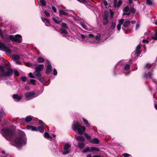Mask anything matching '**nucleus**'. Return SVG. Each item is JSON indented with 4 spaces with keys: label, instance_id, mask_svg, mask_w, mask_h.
Segmentation results:
<instances>
[{
    "label": "nucleus",
    "instance_id": "obj_1",
    "mask_svg": "<svg viewBox=\"0 0 157 157\" xmlns=\"http://www.w3.org/2000/svg\"><path fill=\"white\" fill-rule=\"evenodd\" d=\"M27 138L25 134L22 131H19L17 136H15L14 141L13 142V145L17 147L22 146L26 144Z\"/></svg>",
    "mask_w": 157,
    "mask_h": 157
},
{
    "label": "nucleus",
    "instance_id": "obj_2",
    "mask_svg": "<svg viewBox=\"0 0 157 157\" xmlns=\"http://www.w3.org/2000/svg\"><path fill=\"white\" fill-rule=\"evenodd\" d=\"M17 76L20 75V73L17 69L13 70L11 68L9 67L6 71H5L4 67L3 66L0 65V78H2L3 77H10L13 74Z\"/></svg>",
    "mask_w": 157,
    "mask_h": 157
},
{
    "label": "nucleus",
    "instance_id": "obj_3",
    "mask_svg": "<svg viewBox=\"0 0 157 157\" xmlns=\"http://www.w3.org/2000/svg\"><path fill=\"white\" fill-rule=\"evenodd\" d=\"M3 132V136L9 141H11L13 139L15 135V132L11 129L4 128L2 129Z\"/></svg>",
    "mask_w": 157,
    "mask_h": 157
},
{
    "label": "nucleus",
    "instance_id": "obj_4",
    "mask_svg": "<svg viewBox=\"0 0 157 157\" xmlns=\"http://www.w3.org/2000/svg\"><path fill=\"white\" fill-rule=\"evenodd\" d=\"M73 127L74 129L75 130H77L78 133L81 135H83L86 130L85 127L81 125L78 122L73 124Z\"/></svg>",
    "mask_w": 157,
    "mask_h": 157
},
{
    "label": "nucleus",
    "instance_id": "obj_5",
    "mask_svg": "<svg viewBox=\"0 0 157 157\" xmlns=\"http://www.w3.org/2000/svg\"><path fill=\"white\" fill-rule=\"evenodd\" d=\"M9 38L10 40L13 42H17L19 43H21L22 42V36L20 34L16 35L14 36L10 35Z\"/></svg>",
    "mask_w": 157,
    "mask_h": 157
},
{
    "label": "nucleus",
    "instance_id": "obj_6",
    "mask_svg": "<svg viewBox=\"0 0 157 157\" xmlns=\"http://www.w3.org/2000/svg\"><path fill=\"white\" fill-rule=\"evenodd\" d=\"M0 50L5 51L7 54L10 55L11 53V51L9 47L1 43H0Z\"/></svg>",
    "mask_w": 157,
    "mask_h": 157
},
{
    "label": "nucleus",
    "instance_id": "obj_7",
    "mask_svg": "<svg viewBox=\"0 0 157 157\" xmlns=\"http://www.w3.org/2000/svg\"><path fill=\"white\" fill-rule=\"evenodd\" d=\"M47 62L48 65L47 66V69L45 73L47 75H49L52 71V67L51 63L49 61L47 60Z\"/></svg>",
    "mask_w": 157,
    "mask_h": 157
},
{
    "label": "nucleus",
    "instance_id": "obj_8",
    "mask_svg": "<svg viewBox=\"0 0 157 157\" xmlns=\"http://www.w3.org/2000/svg\"><path fill=\"white\" fill-rule=\"evenodd\" d=\"M35 94V92L33 91L27 92L25 94V98L26 99H31L33 97Z\"/></svg>",
    "mask_w": 157,
    "mask_h": 157
},
{
    "label": "nucleus",
    "instance_id": "obj_9",
    "mask_svg": "<svg viewBox=\"0 0 157 157\" xmlns=\"http://www.w3.org/2000/svg\"><path fill=\"white\" fill-rule=\"evenodd\" d=\"M71 147V145L68 144H65L64 147V151L63 152V155H67L70 152V150L69 148Z\"/></svg>",
    "mask_w": 157,
    "mask_h": 157
},
{
    "label": "nucleus",
    "instance_id": "obj_10",
    "mask_svg": "<svg viewBox=\"0 0 157 157\" xmlns=\"http://www.w3.org/2000/svg\"><path fill=\"white\" fill-rule=\"evenodd\" d=\"M44 64L38 65L36 67H35V70L36 71H39L41 72L44 68Z\"/></svg>",
    "mask_w": 157,
    "mask_h": 157
},
{
    "label": "nucleus",
    "instance_id": "obj_11",
    "mask_svg": "<svg viewBox=\"0 0 157 157\" xmlns=\"http://www.w3.org/2000/svg\"><path fill=\"white\" fill-rule=\"evenodd\" d=\"M42 21L47 26H49L51 25V23L50 20L46 18H44L43 17H41Z\"/></svg>",
    "mask_w": 157,
    "mask_h": 157
},
{
    "label": "nucleus",
    "instance_id": "obj_12",
    "mask_svg": "<svg viewBox=\"0 0 157 157\" xmlns=\"http://www.w3.org/2000/svg\"><path fill=\"white\" fill-rule=\"evenodd\" d=\"M27 128L29 130H30L32 131H37V128L35 127L30 125H28L26 126Z\"/></svg>",
    "mask_w": 157,
    "mask_h": 157
},
{
    "label": "nucleus",
    "instance_id": "obj_13",
    "mask_svg": "<svg viewBox=\"0 0 157 157\" xmlns=\"http://www.w3.org/2000/svg\"><path fill=\"white\" fill-rule=\"evenodd\" d=\"M75 139L77 141L80 142H85V141L84 138L83 136H76Z\"/></svg>",
    "mask_w": 157,
    "mask_h": 157
},
{
    "label": "nucleus",
    "instance_id": "obj_14",
    "mask_svg": "<svg viewBox=\"0 0 157 157\" xmlns=\"http://www.w3.org/2000/svg\"><path fill=\"white\" fill-rule=\"evenodd\" d=\"M90 142L92 143L98 144L100 143V141L98 138H94L92 140H90Z\"/></svg>",
    "mask_w": 157,
    "mask_h": 157
},
{
    "label": "nucleus",
    "instance_id": "obj_15",
    "mask_svg": "<svg viewBox=\"0 0 157 157\" xmlns=\"http://www.w3.org/2000/svg\"><path fill=\"white\" fill-rule=\"evenodd\" d=\"M33 74L35 76L37 77L36 78H38L41 77L42 76V74L41 73V72L38 71H36L35 70Z\"/></svg>",
    "mask_w": 157,
    "mask_h": 157
},
{
    "label": "nucleus",
    "instance_id": "obj_16",
    "mask_svg": "<svg viewBox=\"0 0 157 157\" xmlns=\"http://www.w3.org/2000/svg\"><path fill=\"white\" fill-rule=\"evenodd\" d=\"M32 118L30 116H27L25 119L24 118H22L21 120L25 121L26 122H29L32 120Z\"/></svg>",
    "mask_w": 157,
    "mask_h": 157
},
{
    "label": "nucleus",
    "instance_id": "obj_17",
    "mask_svg": "<svg viewBox=\"0 0 157 157\" xmlns=\"http://www.w3.org/2000/svg\"><path fill=\"white\" fill-rule=\"evenodd\" d=\"M13 98L14 99H17V101H20L21 100L22 97L21 96H19L17 94H13Z\"/></svg>",
    "mask_w": 157,
    "mask_h": 157
},
{
    "label": "nucleus",
    "instance_id": "obj_18",
    "mask_svg": "<svg viewBox=\"0 0 157 157\" xmlns=\"http://www.w3.org/2000/svg\"><path fill=\"white\" fill-rule=\"evenodd\" d=\"M59 15L60 16L62 15H66L67 16L69 17V14L65 12L63 10H60L59 11Z\"/></svg>",
    "mask_w": 157,
    "mask_h": 157
},
{
    "label": "nucleus",
    "instance_id": "obj_19",
    "mask_svg": "<svg viewBox=\"0 0 157 157\" xmlns=\"http://www.w3.org/2000/svg\"><path fill=\"white\" fill-rule=\"evenodd\" d=\"M116 25V23L114 21H112L111 23V24L109 26V29L110 30H113L115 28Z\"/></svg>",
    "mask_w": 157,
    "mask_h": 157
},
{
    "label": "nucleus",
    "instance_id": "obj_20",
    "mask_svg": "<svg viewBox=\"0 0 157 157\" xmlns=\"http://www.w3.org/2000/svg\"><path fill=\"white\" fill-rule=\"evenodd\" d=\"M84 142H79L78 144V146L80 149L83 148L85 146Z\"/></svg>",
    "mask_w": 157,
    "mask_h": 157
},
{
    "label": "nucleus",
    "instance_id": "obj_21",
    "mask_svg": "<svg viewBox=\"0 0 157 157\" xmlns=\"http://www.w3.org/2000/svg\"><path fill=\"white\" fill-rule=\"evenodd\" d=\"M130 24V21H124L123 24V26L124 27H127L129 26Z\"/></svg>",
    "mask_w": 157,
    "mask_h": 157
},
{
    "label": "nucleus",
    "instance_id": "obj_22",
    "mask_svg": "<svg viewBox=\"0 0 157 157\" xmlns=\"http://www.w3.org/2000/svg\"><path fill=\"white\" fill-rule=\"evenodd\" d=\"M38 131H39L40 132L42 133L44 132V124L42 125L41 126H39L38 128Z\"/></svg>",
    "mask_w": 157,
    "mask_h": 157
},
{
    "label": "nucleus",
    "instance_id": "obj_23",
    "mask_svg": "<svg viewBox=\"0 0 157 157\" xmlns=\"http://www.w3.org/2000/svg\"><path fill=\"white\" fill-rule=\"evenodd\" d=\"M66 29L63 28L61 29L59 31V32L61 34H67L68 33L67 31L66 30Z\"/></svg>",
    "mask_w": 157,
    "mask_h": 157
},
{
    "label": "nucleus",
    "instance_id": "obj_24",
    "mask_svg": "<svg viewBox=\"0 0 157 157\" xmlns=\"http://www.w3.org/2000/svg\"><path fill=\"white\" fill-rule=\"evenodd\" d=\"M9 37L10 35L9 36L7 35H5L3 37L2 39L4 41L6 42H9L10 40V39L9 38Z\"/></svg>",
    "mask_w": 157,
    "mask_h": 157
},
{
    "label": "nucleus",
    "instance_id": "obj_25",
    "mask_svg": "<svg viewBox=\"0 0 157 157\" xmlns=\"http://www.w3.org/2000/svg\"><path fill=\"white\" fill-rule=\"evenodd\" d=\"M90 150L91 152L94 151L99 152L100 151V150L98 148L93 147H90Z\"/></svg>",
    "mask_w": 157,
    "mask_h": 157
},
{
    "label": "nucleus",
    "instance_id": "obj_26",
    "mask_svg": "<svg viewBox=\"0 0 157 157\" xmlns=\"http://www.w3.org/2000/svg\"><path fill=\"white\" fill-rule=\"evenodd\" d=\"M82 119L87 127H89L90 126V125L89 124L88 121L87 120L84 118H82Z\"/></svg>",
    "mask_w": 157,
    "mask_h": 157
},
{
    "label": "nucleus",
    "instance_id": "obj_27",
    "mask_svg": "<svg viewBox=\"0 0 157 157\" xmlns=\"http://www.w3.org/2000/svg\"><path fill=\"white\" fill-rule=\"evenodd\" d=\"M61 26L62 28L64 29H69L67 24L63 22L61 24Z\"/></svg>",
    "mask_w": 157,
    "mask_h": 157
},
{
    "label": "nucleus",
    "instance_id": "obj_28",
    "mask_svg": "<svg viewBox=\"0 0 157 157\" xmlns=\"http://www.w3.org/2000/svg\"><path fill=\"white\" fill-rule=\"evenodd\" d=\"M45 137L49 139H52V137L50 135L49 133L47 132H45L44 133Z\"/></svg>",
    "mask_w": 157,
    "mask_h": 157
},
{
    "label": "nucleus",
    "instance_id": "obj_29",
    "mask_svg": "<svg viewBox=\"0 0 157 157\" xmlns=\"http://www.w3.org/2000/svg\"><path fill=\"white\" fill-rule=\"evenodd\" d=\"M12 58L14 60H17L20 59V57L17 55L14 54L12 56Z\"/></svg>",
    "mask_w": 157,
    "mask_h": 157
},
{
    "label": "nucleus",
    "instance_id": "obj_30",
    "mask_svg": "<svg viewBox=\"0 0 157 157\" xmlns=\"http://www.w3.org/2000/svg\"><path fill=\"white\" fill-rule=\"evenodd\" d=\"M54 144L53 145V148L54 150L57 149L58 148V144L56 143V140H54L53 141Z\"/></svg>",
    "mask_w": 157,
    "mask_h": 157
},
{
    "label": "nucleus",
    "instance_id": "obj_31",
    "mask_svg": "<svg viewBox=\"0 0 157 157\" xmlns=\"http://www.w3.org/2000/svg\"><path fill=\"white\" fill-rule=\"evenodd\" d=\"M37 61L39 63H42L44 61L45 59L42 57H40L37 58Z\"/></svg>",
    "mask_w": 157,
    "mask_h": 157
},
{
    "label": "nucleus",
    "instance_id": "obj_32",
    "mask_svg": "<svg viewBox=\"0 0 157 157\" xmlns=\"http://www.w3.org/2000/svg\"><path fill=\"white\" fill-rule=\"evenodd\" d=\"M104 16L103 18L104 19H108L109 16V13L108 11L105 10L104 12Z\"/></svg>",
    "mask_w": 157,
    "mask_h": 157
},
{
    "label": "nucleus",
    "instance_id": "obj_33",
    "mask_svg": "<svg viewBox=\"0 0 157 157\" xmlns=\"http://www.w3.org/2000/svg\"><path fill=\"white\" fill-rule=\"evenodd\" d=\"M109 23L108 19H103V24L104 25H106Z\"/></svg>",
    "mask_w": 157,
    "mask_h": 157
},
{
    "label": "nucleus",
    "instance_id": "obj_34",
    "mask_svg": "<svg viewBox=\"0 0 157 157\" xmlns=\"http://www.w3.org/2000/svg\"><path fill=\"white\" fill-rule=\"evenodd\" d=\"M1 118H2L5 116V113L2 108L0 109Z\"/></svg>",
    "mask_w": 157,
    "mask_h": 157
},
{
    "label": "nucleus",
    "instance_id": "obj_35",
    "mask_svg": "<svg viewBox=\"0 0 157 157\" xmlns=\"http://www.w3.org/2000/svg\"><path fill=\"white\" fill-rule=\"evenodd\" d=\"M52 20L56 23L58 24H60L61 22L60 21H59L54 17H52Z\"/></svg>",
    "mask_w": 157,
    "mask_h": 157
},
{
    "label": "nucleus",
    "instance_id": "obj_36",
    "mask_svg": "<svg viewBox=\"0 0 157 157\" xmlns=\"http://www.w3.org/2000/svg\"><path fill=\"white\" fill-rule=\"evenodd\" d=\"M90 147H86V148L85 149L82 150V152L83 153H85L88 151L91 152V150H90Z\"/></svg>",
    "mask_w": 157,
    "mask_h": 157
},
{
    "label": "nucleus",
    "instance_id": "obj_37",
    "mask_svg": "<svg viewBox=\"0 0 157 157\" xmlns=\"http://www.w3.org/2000/svg\"><path fill=\"white\" fill-rule=\"evenodd\" d=\"M141 51L140 50H135L134 51V54L136 55V56H139L140 54L141 53Z\"/></svg>",
    "mask_w": 157,
    "mask_h": 157
},
{
    "label": "nucleus",
    "instance_id": "obj_38",
    "mask_svg": "<svg viewBox=\"0 0 157 157\" xmlns=\"http://www.w3.org/2000/svg\"><path fill=\"white\" fill-rule=\"evenodd\" d=\"M152 38L154 40H157V30L155 32L154 36H152Z\"/></svg>",
    "mask_w": 157,
    "mask_h": 157
},
{
    "label": "nucleus",
    "instance_id": "obj_39",
    "mask_svg": "<svg viewBox=\"0 0 157 157\" xmlns=\"http://www.w3.org/2000/svg\"><path fill=\"white\" fill-rule=\"evenodd\" d=\"M39 78L38 79V80L40 82L43 83L45 82V80L44 77H41Z\"/></svg>",
    "mask_w": 157,
    "mask_h": 157
},
{
    "label": "nucleus",
    "instance_id": "obj_40",
    "mask_svg": "<svg viewBox=\"0 0 157 157\" xmlns=\"http://www.w3.org/2000/svg\"><path fill=\"white\" fill-rule=\"evenodd\" d=\"M129 11L131 13H135L136 12V10L133 7L131 8L130 9H129Z\"/></svg>",
    "mask_w": 157,
    "mask_h": 157
},
{
    "label": "nucleus",
    "instance_id": "obj_41",
    "mask_svg": "<svg viewBox=\"0 0 157 157\" xmlns=\"http://www.w3.org/2000/svg\"><path fill=\"white\" fill-rule=\"evenodd\" d=\"M122 3V1L121 0H120L118 1V3L117 4L116 7L119 8Z\"/></svg>",
    "mask_w": 157,
    "mask_h": 157
},
{
    "label": "nucleus",
    "instance_id": "obj_42",
    "mask_svg": "<svg viewBox=\"0 0 157 157\" xmlns=\"http://www.w3.org/2000/svg\"><path fill=\"white\" fill-rule=\"evenodd\" d=\"M130 66L129 64H126L124 67V69L125 70H127L129 69Z\"/></svg>",
    "mask_w": 157,
    "mask_h": 157
},
{
    "label": "nucleus",
    "instance_id": "obj_43",
    "mask_svg": "<svg viewBox=\"0 0 157 157\" xmlns=\"http://www.w3.org/2000/svg\"><path fill=\"white\" fill-rule=\"evenodd\" d=\"M40 2L42 6H45L46 5V3L44 0H40Z\"/></svg>",
    "mask_w": 157,
    "mask_h": 157
},
{
    "label": "nucleus",
    "instance_id": "obj_44",
    "mask_svg": "<svg viewBox=\"0 0 157 157\" xmlns=\"http://www.w3.org/2000/svg\"><path fill=\"white\" fill-rule=\"evenodd\" d=\"M21 79L23 82H25L26 81L27 78L25 76H24L21 77Z\"/></svg>",
    "mask_w": 157,
    "mask_h": 157
},
{
    "label": "nucleus",
    "instance_id": "obj_45",
    "mask_svg": "<svg viewBox=\"0 0 157 157\" xmlns=\"http://www.w3.org/2000/svg\"><path fill=\"white\" fill-rule=\"evenodd\" d=\"M146 3L150 5H152V2L150 0H146Z\"/></svg>",
    "mask_w": 157,
    "mask_h": 157
},
{
    "label": "nucleus",
    "instance_id": "obj_46",
    "mask_svg": "<svg viewBox=\"0 0 157 157\" xmlns=\"http://www.w3.org/2000/svg\"><path fill=\"white\" fill-rule=\"evenodd\" d=\"M129 10V7L128 6H126L125 7L124 10V11L125 12H128Z\"/></svg>",
    "mask_w": 157,
    "mask_h": 157
},
{
    "label": "nucleus",
    "instance_id": "obj_47",
    "mask_svg": "<svg viewBox=\"0 0 157 157\" xmlns=\"http://www.w3.org/2000/svg\"><path fill=\"white\" fill-rule=\"evenodd\" d=\"M84 136L88 140H89L91 138V136H89L87 134H84Z\"/></svg>",
    "mask_w": 157,
    "mask_h": 157
},
{
    "label": "nucleus",
    "instance_id": "obj_48",
    "mask_svg": "<svg viewBox=\"0 0 157 157\" xmlns=\"http://www.w3.org/2000/svg\"><path fill=\"white\" fill-rule=\"evenodd\" d=\"M122 155L124 157H128L131 156V155L127 153L123 154Z\"/></svg>",
    "mask_w": 157,
    "mask_h": 157
},
{
    "label": "nucleus",
    "instance_id": "obj_49",
    "mask_svg": "<svg viewBox=\"0 0 157 157\" xmlns=\"http://www.w3.org/2000/svg\"><path fill=\"white\" fill-rule=\"evenodd\" d=\"M124 19H122L119 20V24L121 25L124 23Z\"/></svg>",
    "mask_w": 157,
    "mask_h": 157
},
{
    "label": "nucleus",
    "instance_id": "obj_50",
    "mask_svg": "<svg viewBox=\"0 0 157 157\" xmlns=\"http://www.w3.org/2000/svg\"><path fill=\"white\" fill-rule=\"evenodd\" d=\"M53 74L54 75H56L57 74V72L56 70V69L55 68L53 69Z\"/></svg>",
    "mask_w": 157,
    "mask_h": 157
},
{
    "label": "nucleus",
    "instance_id": "obj_51",
    "mask_svg": "<svg viewBox=\"0 0 157 157\" xmlns=\"http://www.w3.org/2000/svg\"><path fill=\"white\" fill-rule=\"evenodd\" d=\"M35 80L34 79H31L30 80V82L31 84L33 85H35Z\"/></svg>",
    "mask_w": 157,
    "mask_h": 157
},
{
    "label": "nucleus",
    "instance_id": "obj_52",
    "mask_svg": "<svg viewBox=\"0 0 157 157\" xmlns=\"http://www.w3.org/2000/svg\"><path fill=\"white\" fill-rule=\"evenodd\" d=\"M117 0H113V5L115 8L116 7Z\"/></svg>",
    "mask_w": 157,
    "mask_h": 157
},
{
    "label": "nucleus",
    "instance_id": "obj_53",
    "mask_svg": "<svg viewBox=\"0 0 157 157\" xmlns=\"http://www.w3.org/2000/svg\"><path fill=\"white\" fill-rule=\"evenodd\" d=\"M153 75L152 72H149L147 74L148 76L150 78H151V76Z\"/></svg>",
    "mask_w": 157,
    "mask_h": 157
},
{
    "label": "nucleus",
    "instance_id": "obj_54",
    "mask_svg": "<svg viewBox=\"0 0 157 157\" xmlns=\"http://www.w3.org/2000/svg\"><path fill=\"white\" fill-rule=\"evenodd\" d=\"M29 75L30 77L31 78H35V76H33L31 72L29 73Z\"/></svg>",
    "mask_w": 157,
    "mask_h": 157
},
{
    "label": "nucleus",
    "instance_id": "obj_55",
    "mask_svg": "<svg viewBox=\"0 0 157 157\" xmlns=\"http://www.w3.org/2000/svg\"><path fill=\"white\" fill-rule=\"evenodd\" d=\"M44 13L47 17H49L50 16V14L49 13L47 12L46 10L44 11Z\"/></svg>",
    "mask_w": 157,
    "mask_h": 157
},
{
    "label": "nucleus",
    "instance_id": "obj_56",
    "mask_svg": "<svg viewBox=\"0 0 157 157\" xmlns=\"http://www.w3.org/2000/svg\"><path fill=\"white\" fill-rule=\"evenodd\" d=\"M141 48V45L140 44L138 45L136 48V50H140Z\"/></svg>",
    "mask_w": 157,
    "mask_h": 157
},
{
    "label": "nucleus",
    "instance_id": "obj_57",
    "mask_svg": "<svg viewBox=\"0 0 157 157\" xmlns=\"http://www.w3.org/2000/svg\"><path fill=\"white\" fill-rule=\"evenodd\" d=\"M151 66L150 65L149 63H148L146 64V65L145 66V68H149L151 67Z\"/></svg>",
    "mask_w": 157,
    "mask_h": 157
},
{
    "label": "nucleus",
    "instance_id": "obj_58",
    "mask_svg": "<svg viewBox=\"0 0 157 157\" xmlns=\"http://www.w3.org/2000/svg\"><path fill=\"white\" fill-rule=\"evenodd\" d=\"M78 2L84 4H86V2L85 0H79Z\"/></svg>",
    "mask_w": 157,
    "mask_h": 157
},
{
    "label": "nucleus",
    "instance_id": "obj_59",
    "mask_svg": "<svg viewBox=\"0 0 157 157\" xmlns=\"http://www.w3.org/2000/svg\"><path fill=\"white\" fill-rule=\"evenodd\" d=\"M87 36L88 37L94 38V36L93 34H89Z\"/></svg>",
    "mask_w": 157,
    "mask_h": 157
},
{
    "label": "nucleus",
    "instance_id": "obj_60",
    "mask_svg": "<svg viewBox=\"0 0 157 157\" xmlns=\"http://www.w3.org/2000/svg\"><path fill=\"white\" fill-rule=\"evenodd\" d=\"M140 24L139 23L137 22L136 25V30L137 29H138V28L140 27Z\"/></svg>",
    "mask_w": 157,
    "mask_h": 157
},
{
    "label": "nucleus",
    "instance_id": "obj_61",
    "mask_svg": "<svg viewBox=\"0 0 157 157\" xmlns=\"http://www.w3.org/2000/svg\"><path fill=\"white\" fill-rule=\"evenodd\" d=\"M121 25L118 24L117 26V28L118 31H119L121 29Z\"/></svg>",
    "mask_w": 157,
    "mask_h": 157
},
{
    "label": "nucleus",
    "instance_id": "obj_62",
    "mask_svg": "<svg viewBox=\"0 0 157 157\" xmlns=\"http://www.w3.org/2000/svg\"><path fill=\"white\" fill-rule=\"evenodd\" d=\"M103 3L104 4V5L105 6H107L108 5L107 2L105 0H104L103 1Z\"/></svg>",
    "mask_w": 157,
    "mask_h": 157
},
{
    "label": "nucleus",
    "instance_id": "obj_63",
    "mask_svg": "<svg viewBox=\"0 0 157 157\" xmlns=\"http://www.w3.org/2000/svg\"><path fill=\"white\" fill-rule=\"evenodd\" d=\"M142 42L144 43H148L149 42L146 39H144L142 40Z\"/></svg>",
    "mask_w": 157,
    "mask_h": 157
},
{
    "label": "nucleus",
    "instance_id": "obj_64",
    "mask_svg": "<svg viewBox=\"0 0 157 157\" xmlns=\"http://www.w3.org/2000/svg\"><path fill=\"white\" fill-rule=\"evenodd\" d=\"M52 9L55 12H56L57 10L56 8L54 6H52Z\"/></svg>",
    "mask_w": 157,
    "mask_h": 157
}]
</instances>
